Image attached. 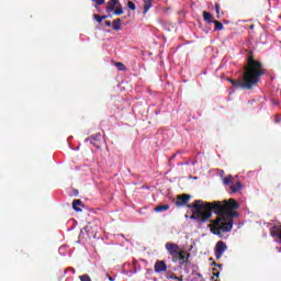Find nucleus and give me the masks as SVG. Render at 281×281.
<instances>
[{"mask_svg":"<svg viewBox=\"0 0 281 281\" xmlns=\"http://www.w3.org/2000/svg\"><path fill=\"white\" fill-rule=\"evenodd\" d=\"M280 122H281V117H280V116H276L274 123H276V124H280Z\"/></svg>","mask_w":281,"mask_h":281,"instance_id":"nucleus-28","label":"nucleus"},{"mask_svg":"<svg viewBox=\"0 0 281 281\" xmlns=\"http://www.w3.org/2000/svg\"><path fill=\"white\" fill-rule=\"evenodd\" d=\"M176 280L183 281V277H179V279H176Z\"/></svg>","mask_w":281,"mask_h":281,"instance_id":"nucleus-38","label":"nucleus"},{"mask_svg":"<svg viewBox=\"0 0 281 281\" xmlns=\"http://www.w3.org/2000/svg\"><path fill=\"white\" fill-rule=\"evenodd\" d=\"M154 271L156 273H161L164 271H168V266L166 265V261L164 260H157L154 266Z\"/></svg>","mask_w":281,"mask_h":281,"instance_id":"nucleus-6","label":"nucleus"},{"mask_svg":"<svg viewBox=\"0 0 281 281\" xmlns=\"http://www.w3.org/2000/svg\"><path fill=\"white\" fill-rule=\"evenodd\" d=\"M243 184L240 182H237L236 184L231 186V190L233 192V194H236V192H238V190H241Z\"/></svg>","mask_w":281,"mask_h":281,"instance_id":"nucleus-14","label":"nucleus"},{"mask_svg":"<svg viewBox=\"0 0 281 281\" xmlns=\"http://www.w3.org/2000/svg\"><path fill=\"white\" fill-rule=\"evenodd\" d=\"M97 5H104V0H97Z\"/></svg>","mask_w":281,"mask_h":281,"instance_id":"nucleus-29","label":"nucleus"},{"mask_svg":"<svg viewBox=\"0 0 281 281\" xmlns=\"http://www.w3.org/2000/svg\"><path fill=\"white\" fill-rule=\"evenodd\" d=\"M277 250L280 252V251H281V248L277 246Z\"/></svg>","mask_w":281,"mask_h":281,"instance_id":"nucleus-40","label":"nucleus"},{"mask_svg":"<svg viewBox=\"0 0 281 281\" xmlns=\"http://www.w3.org/2000/svg\"><path fill=\"white\" fill-rule=\"evenodd\" d=\"M214 24H215V30H223V23L218 21H214Z\"/></svg>","mask_w":281,"mask_h":281,"instance_id":"nucleus-22","label":"nucleus"},{"mask_svg":"<svg viewBox=\"0 0 281 281\" xmlns=\"http://www.w3.org/2000/svg\"><path fill=\"white\" fill-rule=\"evenodd\" d=\"M189 202H190V195L189 194H183V195L178 196L176 205L178 207H181L183 205H188Z\"/></svg>","mask_w":281,"mask_h":281,"instance_id":"nucleus-7","label":"nucleus"},{"mask_svg":"<svg viewBox=\"0 0 281 281\" xmlns=\"http://www.w3.org/2000/svg\"><path fill=\"white\" fill-rule=\"evenodd\" d=\"M114 14L116 16H120V15L124 14V9H122V7H119V8L114 9Z\"/></svg>","mask_w":281,"mask_h":281,"instance_id":"nucleus-19","label":"nucleus"},{"mask_svg":"<svg viewBox=\"0 0 281 281\" xmlns=\"http://www.w3.org/2000/svg\"><path fill=\"white\" fill-rule=\"evenodd\" d=\"M79 280L81 281H91V277H89V274H82L79 277Z\"/></svg>","mask_w":281,"mask_h":281,"instance_id":"nucleus-21","label":"nucleus"},{"mask_svg":"<svg viewBox=\"0 0 281 281\" xmlns=\"http://www.w3.org/2000/svg\"><path fill=\"white\" fill-rule=\"evenodd\" d=\"M260 76H262V65H260L258 60H255L254 57H249L248 66L244 74V82H233V85H238L244 89H251L252 87H256L257 82L260 81Z\"/></svg>","mask_w":281,"mask_h":281,"instance_id":"nucleus-2","label":"nucleus"},{"mask_svg":"<svg viewBox=\"0 0 281 281\" xmlns=\"http://www.w3.org/2000/svg\"><path fill=\"white\" fill-rule=\"evenodd\" d=\"M190 258V254L187 255V259H184V265H188Z\"/></svg>","mask_w":281,"mask_h":281,"instance_id":"nucleus-32","label":"nucleus"},{"mask_svg":"<svg viewBox=\"0 0 281 281\" xmlns=\"http://www.w3.org/2000/svg\"><path fill=\"white\" fill-rule=\"evenodd\" d=\"M115 67H117L119 71H124V69H126V66H124L122 63H116Z\"/></svg>","mask_w":281,"mask_h":281,"instance_id":"nucleus-20","label":"nucleus"},{"mask_svg":"<svg viewBox=\"0 0 281 281\" xmlns=\"http://www.w3.org/2000/svg\"><path fill=\"white\" fill-rule=\"evenodd\" d=\"M168 210H170V205L169 204H164V205H158L154 209V212H168Z\"/></svg>","mask_w":281,"mask_h":281,"instance_id":"nucleus-10","label":"nucleus"},{"mask_svg":"<svg viewBox=\"0 0 281 281\" xmlns=\"http://www.w3.org/2000/svg\"><path fill=\"white\" fill-rule=\"evenodd\" d=\"M67 271H72V273H76V269H74V268H68V269H66V270H65V273H67Z\"/></svg>","mask_w":281,"mask_h":281,"instance_id":"nucleus-30","label":"nucleus"},{"mask_svg":"<svg viewBox=\"0 0 281 281\" xmlns=\"http://www.w3.org/2000/svg\"><path fill=\"white\" fill-rule=\"evenodd\" d=\"M110 281H115V277H109Z\"/></svg>","mask_w":281,"mask_h":281,"instance_id":"nucleus-37","label":"nucleus"},{"mask_svg":"<svg viewBox=\"0 0 281 281\" xmlns=\"http://www.w3.org/2000/svg\"><path fill=\"white\" fill-rule=\"evenodd\" d=\"M120 0H110L106 5V12H114Z\"/></svg>","mask_w":281,"mask_h":281,"instance_id":"nucleus-8","label":"nucleus"},{"mask_svg":"<svg viewBox=\"0 0 281 281\" xmlns=\"http://www.w3.org/2000/svg\"><path fill=\"white\" fill-rule=\"evenodd\" d=\"M196 164V160L192 161L191 165L194 166Z\"/></svg>","mask_w":281,"mask_h":281,"instance_id":"nucleus-39","label":"nucleus"},{"mask_svg":"<svg viewBox=\"0 0 281 281\" xmlns=\"http://www.w3.org/2000/svg\"><path fill=\"white\" fill-rule=\"evenodd\" d=\"M215 8H216V13H217V14H220V12H221V8L218 7V4H216V7H215Z\"/></svg>","mask_w":281,"mask_h":281,"instance_id":"nucleus-33","label":"nucleus"},{"mask_svg":"<svg viewBox=\"0 0 281 281\" xmlns=\"http://www.w3.org/2000/svg\"><path fill=\"white\" fill-rule=\"evenodd\" d=\"M270 235L272 236V238H274L276 243H281V224L274 225L270 229Z\"/></svg>","mask_w":281,"mask_h":281,"instance_id":"nucleus-5","label":"nucleus"},{"mask_svg":"<svg viewBox=\"0 0 281 281\" xmlns=\"http://www.w3.org/2000/svg\"><path fill=\"white\" fill-rule=\"evenodd\" d=\"M105 25H106L108 27H111V22H110V21H106V22H105Z\"/></svg>","mask_w":281,"mask_h":281,"instance_id":"nucleus-35","label":"nucleus"},{"mask_svg":"<svg viewBox=\"0 0 281 281\" xmlns=\"http://www.w3.org/2000/svg\"><path fill=\"white\" fill-rule=\"evenodd\" d=\"M65 249H67V247H65V246H61V247H59V254L61 255V256H65Z\"/></svg>","mask_w":281,"mask_h":281,"instance_id":"nucleus-25","label":"nucleus"},{"mask_svg":"<svg viewBox=\"0 0 281 281\" xmlns=\"http://www.w3.org/2000/svg\"><path fill=\"white\" fill-rule=\"evenodd\" d=\"M213 276H214L215 278H218V276H221V272H215V273H213Z\"/></svg>","mask_w":281,"mask_h":281,"instance_id":"nucleus-34","label":"nucleus"},{"mask_svg":"<svg viewBox=\"0 0 281 281\" xmlns=\"http://www.w3.org/2000/svg\"><path fill=\"white\" fill-rule=\"evenodd\" d=\"M203 19L206 21V23H212V14L206 11L203 12Z\"/></svg>","mask_w":281,"mask_h":281,"instance_id":"nucleus-16","label":"nucleus"},{"mask_svg":"<svg viewBox=\"0 0 281 281\" xmlns=\"http://www.w3.org/2000/svg\"><path fill=\"white\" fill-rule=\"evenodd\" d=\"M179 265H186V259L180 260V261H179Z\"/></svg>","mask_w":281,"mask_h":281,"instance_id":"nucleus-36","label":"nucleus"},{"mask_svg":"<svg viewBox=\"0 0 281 281\" xmlns=\"http://www.w3.org/2000/svg\"><path fill=\"white\" fill-rule=\"evenodd\" d=\"M227 251V244L225 241H217L215 245V258L220 260L223 255Z\"/></svg>","mask_w":281,"mask_h":281,"instance_id":"nucleus-4","label":"nucleus"},{"mask_svg":"<svg viewBox=\"0 0 281 281\" xmlns=\"http://www.w3.org/2000/svg\"><path fill=\"white\" fill-rule=\"evenodd\" d=\"M192 215L191 220L196 221L200 225L207 223L212 218V212L217 214L218 218L214 222V227L211 228L212 234L222 236L233 229L234 218L238 217V210L240 205L234 199L224 200L223 202H203V200H195L189 205Z\"/></svg>","mask_w":281,"mask_h":281,"instance_id":"nucleus-1","label":"nucleus"},{"mask_svg":"<svg viewBox=\"0 0 281 281\" xmlns=\"http://www.w3.org/2000/svg\"><path fill=\"white\" fill-rule=\"evenodd\" d=\"M180 153H181V151H177L176 154H173V155L170 157L169 161H172V159H175V158L177 157V155H180Z\"/></svg>","mask_w":281,"mask_h":281,"instance_id":"nucleus-27","label":"nucleus"},{"mask_svg":"<svg viewBox=\"0 0 281 281\" xmlns=\"http://www.w3.org/2000/svg\"><path fill=\"white\" fill-rule=\"evenodd\" d=\"M167 280H179V277H177L176 274H169L167 276Z\"/></svg>","mask_w":281,"mask_h":281,"instance_id":"nucleus-24","label":"nucleus"},{"mask_svg":"<svg viewBox=\"0 0 281 281\" xmlns=\"http://www.w3.org/2000/svg\"><path fill=\"white\" fill-rule=\"evenodd\" d=\"M217 267H220V269L223 267V265H217Z\"/></svg>","mask_w":281,"mask_h":281,"instance_id":"nucleus-41","label":"nucleus"},{"mask_svg":"<svg viewBox=\"0 0 281 281\" xmlns=\"http://www.w3.org/2000/svg\"><path fill=\"white\" fill-rule=\"evenodd\" d=\"M85 232H89V226H86L81 229L80 232V236H82V234H85Z\"/></svg>","mask_w":281,"mask_h":281,"instance_id":"nucleus-26","label":"nucleus"},{"mask_svg":"<svg viewBox=\"0 0 281 281\" xmlns=\"http://www.w3.org/2000/svg\"><path fill=\"white\" fill-rule=\"evenodd\" d=\"M114 30H115V32H120V30H122V20L116 19L114 21Z\"/></svg>","mask_w":281,"mask_h":281,"instance_id":"nucleus-15","label":"nucleus"},{"mask_svg":"<svg viewBox=\"0 0 281 281\" xmlns=\"http://www.w3.org/2000/svg\"><path fill=\"white\" fill-rule=\"evenodd\" d=\"M158 113H159L158 111L155 112L156 115H157Z\"/></svg>","mask_w":281,"mask_h":281,"instance_id":"nucleus-43","label":"nucleus"},{"mask_svg":"<svg viewBox=\"0 0 281 281\" xmlns=\"http://www.w3.org/2000/svg\"><path fill=\"white\" fill-rule=\"evenodd\" d=\"M88 142H90L91 146L98 147V146L95 145V140H94V139H90V140H88Z\"/></svg>","mask_w":281,"mask_h":281,"instance_id":"nucleus-31","label":"nucleus"},{"mask_svg":"<svg viewBox=\"0 0 281 281\" xmlns=\"http://www.w3.org/2000/svg\"><path fill=\"white\" fill-rule=\"evenodd\" d=\"M232 179H233L232 175L225 177V178L223 179L224 186H229V183H232Z\"/></svg>","mask_w":281,"mask_h":281,"instance_id":"nucleus-18","label":"nucleus"},{"mask_svg":"<svg viewBox=\"0 0 281 281\" xmlns=\"http://www.w3.org/2000/svg\"><path fill=\"white\" fill-rule=\"evenodd\" d=\"M165 249L167 250V254L171 256V260H173L176 256H179V251H181V248H179V245L172 241H167L165 244Z\"/></svg>","mask_w":281,"mask_h":281,"instance_id":"nucleus-3","label":"nucleus"},{"mask_svg":"<svg viewBox=\"0 0 281 281\" xmlns=\"http://www.w3.org/2000/svg\"><path fill=\"white\" fill-rule=\"evenodd\" d=\"M144 2V14H148V10L153 8V0H143Z\"/></svg>","mask_w":281,"mask_h":281,"instance_id":"nucleus-11","label":"nucleus"},{"mask_svg":"<svg viewBox=\"0 0 281 281\" xmlns=\"http://www.w3.org/2000/svg\"><path fill=\"white\" fill-rule=\"evenodd\" d=\"M82 200H74L72 201V209L75 210V212H82Z\"/></svg>","mask_w":281,"mask_h":281,"instance_id":"nucleus-9","label":"nucleus"},{"mask_svg":"<svg viewBox=\"0 0 281 281\" xmlns=\"http://www.w3.org/2000/svg\"><path fill=\"white\" fill-rule=\"evenodd\" d=\"M104 19H106V15L101 16V15L94 14V20L97 23H102Z\"/></svg>","mask_w":281,"mask_h":281,"instance_id":"nucleus-17","label":"nucleus"},{"mask_svg":"<svg viewBox=\"0 0 281 281\" xmlns=\"http://www.w3.org/2000/svg\"><path fill=\"white\" fill-rule=\"evenodd\" d=\"M90 139H93L94 142H100L102 139V134L101 133H97L90 137H87L85 139V142H89Z\"/></svg>","mask_w":281,"mask_h":281,"instance_id":"nucleus-13","label":"nucleus"},{"mask_svg":"<svg viewBox=\"0 0 281 281\" xmlns=\"http://www.w3.org/2000/svg\"><path fill=\"white\" fill-rule=\"evenodd\" d=\"M179 260H186V252L183 250H179L178 256L173 257L172 262H179Z\"/></svg>","mask_w":281,"mask_h":281,"instance_id":"nucleus-12","label":"nucleus"},{"mask_svg":"<svg viewBox=\"0 0 281 281\" xmlns=\"http://www.w3.org/2000/svg\"><path fill=\"white\" fill-rule=\"evenodd\" d=\"M92 1H94V3H98V0H92Z\"/></svg>","mask_w":281,"mask_h":281,"instance_id":"nucleus-42","label":"nucleus"},{"mask_svg":"<svg viewBox=\"0 0 281 281\" xmlns=\"http://www.w3.org/2000/svg\"><path fill=\"white\" fill-rule=\"evenodd\" d=\"M127 8H130V10H135V3H133V1H128L127 2Z\"/></svg>","mask_w":281,"mask_h":281,"instance_id":"nucleus-23","label":"nucleus"}]
</instances>
